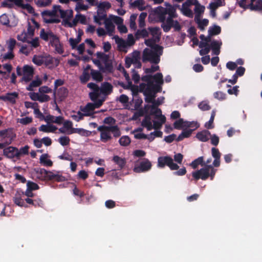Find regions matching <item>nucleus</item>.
I'll return each instance as SVG.
<instances>
[{
    "label": "nucleus",
    "instance_id": "f257e3e1",
    "mask_svg": "<svg viewBox=\"0 0 262 262\" xmlns=\"http://www.w3.org/2000/svg\"><path fill=\"white\" fill-rule=\"evenodd\" d=\"M103 123L109 125H102L97 127L100 132V140L103 143L111 141L113 138H117L121 133L119 126L115 125L116 120L111 116L107 117L103 120Z\"/></svg>",
    "mask_w": 262,
    "mask_h": 262
},
{
    "label": "nucleus",
    "instance_id": "f03ea898",
    "mask_svg": "<svg viewBox=\"0 0 262 262\" xmlns=\"http://www.w3.org/2000/svg\"><path fill=\"white\" fill-rule=\"evenodd\" d=\"M217 170L211 165H206L203 168L192 172L194 179L198 181L200 179L203 180H207L209 177L213 180Z\"/></svg>",
    "mask_w": 262,
    "mask_h": 262
},
{
    "label": "nucleus",
    "instance_id": "7ed1b4c3",
    "mask_svg": "<svg viewBox=\"0 0 262 262\" xmlns=\"http://www.w3.org/2000/svg\"><path fill=\"white\" fill-rule=\"evenodd\" d=\"M162 55L154 50L145 48L143 51L142 60L143 62H150L151 63L158 64L160 61V56Z\"/></svg>",
    "mask_w": 262,
    "mask_h": 262
},
{
    "label": "nucleus",
    "instance_id": "20e7f679",
    "mask_svg": "<svg viewBox=\"0 0 262 262\" xmlns=\"http://www.w3.org/2000/svg\"><path fill=\"white\" fill-rule=\"evenodd\" d=\"M105 100V97H102L94 103H88L85 106H80V110L83 112L84 116H90L94 114L95 108H99Z\"/></svg>",
    "mask_w": 262,
    "mask_h": 262
},
{
    "label": "nucleus",
    "instance_id": "39448f33",
    "mask_svg": "<svg viewBox=\"0 0 262 262\" xmlns=\"http://www.w3.org/2000/svg\"><path fill=\"white\" fill-rule=\"evenodd\" d=\"M37 173L42 177L43 180H54L57 182H64L67 180L64 176L57 173H54L51 171H48L44 168H40Z\"/></svg>",
    "mask_w": 262,
    "mask_h": 262
},
{
    "label": "nucleus",
    "instance_id": "423d86ee",
    "mask_svg": "<svg viewBox=\"0 0 262 262\" xmlns=\"http://www.w3.org/2000/svg\"><path fill=\"white\" fill-rule=\"evenodd\" d=\"M167 166L172 170H178L179 168V165L173 162V160L170 156H161L158 159V166L160 168H164Z\"/></svg>",
    "mask_w": 262,
    "mask_h": 262
},
{
    "label": "nucleus",
    "instance_id": "0eeeda50",
    "mask_svg": "<svg viewBox=\"0 0 262 262\" xmlns=\"http://www.w3.org/2000/svg\"><path fill=\"white\" fill-rule=\"evenodd\" d=\"M139 91L143 93L157 94L161 92L162 86L159 84H154V82L148 84L142 83L139 85Z\"/></svg>",
    "mask_w": 262,
    "mask_h": 262
},
{
    "label": "nucleus",
    "instance_id": "6e6552de",
    "mask_svg": "<svg viewBox=\"0 0 262 262\" xmlns=\"http://www.w3.org/2000/svg\"><path fill=\"white\" fill-rule=\"evenodd\" d=\"M87 86L92 90V92H90L89 94L90 99L92 101L99 100L100 99H98V98L100 97V94H102L101 92V88H100L97 84L93 82L89 83Z\"/></svg>",
    "mask_w": 262,
    "mask_h": 262
},
{
    "label": "nucleus",
    "instance_id": "1a4fd4ad",
    "mask_svg": "<svg viewBox=\"0 0 262 262\" xmlns=\"http://www.w3.org/2000/svg\"><path fill=\"white\" fill-rule=\"evenodd\" d=\"M0 137H2L3 139L8 138L9 139V142L0 143V149H2L5 147L6 145L10 144L15 138L16 135L11 130L5 129L0 131Z\"/></svg>",
    "mask_w": 262,
    "mask_h": 262
},
{
    "label": "nucleus",
    "instance_id": "9d476101",
    "mask_svg": "<svg viewBox=\"0 0 262 262\" xmlns=\"http://www.w3.org/2000/svg\"><path fill=\"white\" fill-rule=\"evenodd\" d=\"M151 163L147 159H144L138 166L134 168V171L136 173L146 172L149 170L151 168Z\"/></svg>",
    "mask_w": 262,
    "mask_h": 262
},
{
    "label": "nucleus",
    "instance_id": "9b49d317",
    "mask_svg": "<svg viewBox=\"0 0 262 262\" xmlns=\"http://www.w3.org/2000/svg\"><path fill=\"white\" fill-rule=\"evenodd\" d=\"M3 149V155L7 158L12 159L18 158V149L13 146L4 147Z\"/></svg>",
    "mask_w": 262,
    "mask_h": 262
},
{
    "label": "nucleus",
    "instance_id": "f8f14e48",
    "mask_svg": "<svg viewBox=\"0 0 262 262\" xmlns=\"http://www.w3.org/2000/svg\"><path fill=\"white\" fill-rule=\"evenodd\" d=\"M23 76L21 78L22 81L26 82L30 81L33 78L34 71L32 66L25 65L23 68Z\"/></svg>",
    "mask_w": 262,
    "mask_h": 262
},
{
    "label": "nucleus",
    "instance_id": "ddd939ff",
    "mask_svg": "<svg viewBox=\"0 0 262 262\" xmlns=\"http://www.w3.org/2000/svg\"><path fill=\"white\" fill-rule=\"evenodd\" d=\"M53 8L56 9V13L59 12L61 18L65 19H69L73 17V12L72 10H63L61 9L60 5H54Z\"/></svg>",
    "mask_w": 262,
    "mask_h": 262
},
{
    "label": "nucleus",
    "instance_id": "4468645a",
    "mask_svg": "<svg viewBox=\"0 0 262 262\" xmlns=\"http://www.w3.org/2000/svg\"><path fill=\"white\" fill-rule=\"evenodd\" d=\"M145 45L151 48V49L158 52L160 54H163V47L156 44L155 40L153 39H148L145 41Z\"/></svg>",
    "mask_w": 262,
    "mask_h": 262
},
{
    "label": "nucleus",
    "instance_id": "2eb2a0df",
    "mask_svg": "<svg viewBox=\"0 0 262 262\" xmlns=\"http://www.w3.org/2000/svg\"><path fill=\"white\" fill-rule=\"evenodd\" d=\"M108 19L105 11H102L101 10H97V15L94 16V21L99 25L102 24L101 20H104V21L106 19Z\"/></svg>",
    "mask_w": 262,
    "mask_h": 262
},
{
    "label": "nucleus",
    "instance_id": "dca6fc26",
    "mask_svg": "<svg viewBox=\"0 0 262 262\" xmlns=\"http://www.w3.org/2000/svg\"><path fill=\"white\" fill-rule=\"evenodd\" d=\"M211 154L212 157L214 158L213 162V166L218 167L220 165V158L221 154L220 153L219 149L212 147L211 148Z\"/></svg>",
    "mask_w": 262,
    "mask_h": 262
},
{
    "label": "nucleus",
    "instance_id": "f3484780",
    "mask_svg": "<svg viewBox=\"0 0 262 262\" xmlns=\"http://www.w3.org/2000/svg\"><path fill=\"white\" fill-rule=\"evenodd\" d=\"M113 87L112 85L108 82H104L102 83L101 86V92L104 96L111 94L113 92Z\"/></svg>",
    "mask_w": 262,
    "mask_h": 262
},
{
    "label": "nucleus",
    "instance_id": "a211bd4d",
    "mask_svg": "<svg viewBox=\"0 0 262 262\" xmlns=\"http://www.w3.org/2000/svg\"><path fill=\"white\" fill-rule=\"evenodd\" d=\"M18 94L16 92L8 93L5 96H2V100L6 101H8L12 104H15L16 102V99L18 97Z\"/></svg>",
    "mask_w": 262,
    "mask_h": 262
},
{
    "label": "nucleus",
    "instance_id": "6ab92c4d",
    "mask_svg": "<svg viewBox=\"0 0 262 262\" xmlns=\"http://www.w3.org/2000/svg\"><path fill=\"white\" fill-rule=\"evenodd\" d=\"M222 45V41L213 40L210 45V49L212 50L213 53L215 55H218L220 53V48Z\"/></svg>",
    "mask_w": 262,
    "mask_h": 262
},
{
    "label": "nucleus",
    "instance_id": "aec40b11",
    "mask_svg": "<svg viewBox=\"0 0 262 262\" xmlns=\"http://www.w3.org/2000/svg\"><path fill=\"white\" fill-rule=\"evenodd\" d=\"M211 136L210 132L208 130H204L197 133L196 137L202 142H206Z\"/></svg>",
    "mask_w": 262,
    "mask_h": 262
},
{
    "label": "nucleus",
    "instance_id": "412c9836",
    "mask_svg": "<svg viewBox=\"0 0 262 262\" xmlns=\"http://www.w3.org/2000/svg\"><path fill=\"white\" fill-rule=\"evenodd\" d=\"M132 92L134 96L133 101H135L134 107L135 108V109H137L141 106L142 103H143V101L141 98H139L138 97V88H136V90L133 89Z\"/></svg>",
    "mask_w": 262,
    "mask_h": 262
},
{
    "label": "nucleus",
    "instance_id": "4be33fe9",
    "mask_svg": "<svg viewBox=\"0 0 262 262\" xmlns=\"http://www.w3.org/2000/svg\"><path fill=\"white\" fill-rule=\"evenodd\" d=\"M112 161L118 165L119 169H123L126 163L125 158H122L118 156H114L113 158Z\"/></svg>",
    "mask_w": 262,
    "mask_h": 262
},
{
    "label": "nucleus",
    "instance_id": "5701e85b",
    "mask_svg": "<svg viewBox=\"0 0 262 262\" xmlns=\"http://www.w3.org/2000/svg\"><path fill=\"white\" fill-rule=\"evenodd\" d=\"M151 115H146L144 119L142 120L141 122V125L147 128V130H151L152 129L151 127V123L152 122L151 121Z\"/></svg>",
    "mask_w": 262,
    "mask_h": 262
},
{
    "label": "nucleus",
    "instance_id": "b1692460",
    "mask_svg": "<svg viewBox=\"0 0 262 262\" xmlns=\"http://www.w3.org/2000/svg\"><path fill=\"white\" fill-rule=\"evenodd\" d=\"M69 134H78L82 136L88 137L91 135V132L81 128H72Z\"/></svg>",
    "mask_w": 262,
    "mask_h": 262
},
{
    "label": "nucleus",
    "instance_id": "393cba45",
    "mask_svg": "<svg viewBox=\"0 0 262 262\" xmlns=\"http://www.w3.org/2000/svg\"><path fill=\"white\" fill-rule=\"evenodd\" d=\"M158 119L160 120L159 121H154L153 124L151 123L152 129L154 128L156 130L160 129L162 124L166 122V117L164 116H160V118Z\"/></svg>",
    "mask_w": 262,
    "mask_h": 262
},
{
    "label": "nucleus",
    "instance_id": "a878e982",
    "mask_svg": "<svg viewBox=\"0 0 262 262\" xmlns=\"http://www.w3.org/2000/svg\"><path fill=\"white\" fill-rule=\"evenodd\" d=\"M48 157L49 155L47 154L41 155L39 158L40 163L45 166H52L53 165V162L51 160L48 159Z\"/></svg>",
    "mask_w": 262,
    "mask_h": 262
},
{
    "label": "nucleus",
    "instance_id": "bb28decb",
    "mask_svg": "<svg viewBox=\"0 0 262 262\" xmlns=\"http://www.w3.org/2000/svg\"><path fill=\"white\" fill-rule=\"evenodd\" d=\"M104 24L105 25V29L109 35H111L115 31V25L112 23V20L110 19H106L105 21H104Z\"/></svg>",
    "mask_w": 262,
    "mask_h": 262
},
{
    "label": "nucleus",
    "instance_id": "cd10ccee",
    "mask_svg": "<svg viewBox=\"0 0 262 262\" xmlns=\"http://www.w3.org/2000/svg\"><path fill=\"white\" fill-rule=\"evenodd\" d=\"M199 165H201L202 166H205V165H206L205 162L204 161V158L203 156L200 157L195 159L190 164V165L193 169L196 168Z\"/></svg>",
    "mask_w": 262,
    "mask_h": 262
},
{
    "label": "nucleus",
    "instance_id": "c85d7f7f",
    "mask_svg": "<svg viewBox=\"0 0 262 262\" xmlns=\"http://www.w3.org/2000/svg\"><path fill=\"white\" fill-rule=\"evenodd\" d=\"M161 6L157 7L155 10V13L158 15L160 22L164 23L166 20V13L163 10H161Z\"/></svg>",
    "mask_w": 262,
    "mask_h": 262
},
{
    "label": "nucleus",
    "instance_id": "c756f323",
    "mask_svg": "<svg viewBox=\"0 0 262 262\" xmlns=\"http://www.w3.org/2000/svg\"><path fill=\"white\" fill-rule=\"evenodd\" d=\"M193 129H184L176 139L177 141H181L185 138H188L191 135Z\"/></svg>",
    "mask_w": 262,
    "mask_h": 262
},
{
    "label": "nucleus",
    "instance_id": "7c9ffc66",
    "mask_svg": "<svg viewBox=\"0 0 262 262\" xmlns=\"http://www.w3.org/2000/svg\"><path fill=\"white\" fill-rule=\"evenodd\" d=\"M91 75L93 80L98 82H101L103 80V76L99 71L91 69Z\"/></svg>",
    "mask_w": 262,
    "mask_h": 262
},
{
    "label": "nucleus",
    "instance_id": "2f4dec72",
    "mask_svg": "<svg viewBox=\"0 0 262 262\" xmlns=\"http://www.w3.org/2000/svg\"><path fill=\"white\" fill-rule=\"evenodd\" d=\"M148 31L145 29H143L141 30H138L136 32L135 36L137 39H139L140 38H145L148 36Z\"/></svg>",
    "mask_w": 262,
    "mask_h": 262
},
{
    "label": "nucleus",
    "instance_id": "473e14b6",
    "mask_svg": "<svg viewBox=\"0 0 262 262\" xmlns=\"http://www.w3.org/2000/svg\"><path fill=\"white\" fill-rule=\"evenodd\" d=\"M42 84V81L40 79L37 78L33 80L30 84L27 87V90L29 91H33V88L39 86Z\"/></svg>",
    "mask_w": 262,
    "mask_h": 262
},
{
    "label": "nucleus",
    "instance_id": "72a5a7b5",
    "mask_svg": "<svg viewBox=\"0 0 262 262\" xmlns=\"http://www.w3.org/2000/svg\"><path fill=\"white\" fill-rule=\"evenodd\" d=\"M103 62L104 64V67L103 68V70L102 71L103 72H112L113 69V66L112 61L110 59L109 56L106 60V61H103Z\"/></svg>",
    "mask_w": 262,
    "mask_h": 262
},
{
    "label": "nucleus",
    "instance_id": "f704fd0d",
    "mask_svg": "<svg viewBox=\"0 0 262 262\" xmlns=\"http://www.w3.org/2000/svg\"><path fill=\"white\" fill-rule=\"evenodd\" d=\"M221 32V28L217 25H214L213 27H210L208 30V34L210 36L216 35Z\"/></svg>",
    "mask_w": 262,
    "mask_h": 262
},
{
    "label": "nucleus",
    "instance_id": "c9c22d12",
    "mask_svg": "<svg viewBox=\"0 0 262 262\" xmlns=\"http://www.w3.org/2000/svg\"><path fill=\"white\" fill-rule=\"evenodd\" d=\"M250 8L252 10H262V0H257L256 1L255 4L254 5L253 3H250L248 5Z\"/></svg>",
    "mask_w": 262,
    "mask_h": 262
},
{
    "label": "nucleus",
    "instance_id": "e433bc0d",
    "mask_svg": "<svg viewBox=\"0 0 262 262\" xmlns=\"http://www.w3.org/2000/svg\"><path fill=\"white\" fill-rule=\"evenodd\" d=\"M148 30L150 33L151 35L156 38L159 39L160 32V29L158 27H148Z\"/></svg>",
    "mask_w": 262,
    "mask_h": 262
},
{
    "label": "nucleus",
    "instance_id": "4c0bfd02",
    "mask_svg": "<svg viewBox=\"0 0 262 262\" xmlns=\"http://www.w3.org/2000/svg\"><path fill=\"white\" fill-rule=\"evenodd\" d=\"M91 73L89 72L83 71L82 75L80 76L79 79L81 83H86L90 79Z\"/></svg>",
    "mask_w": 262,
    "mask_h": 262
},
{
    "label": "nucleus",
    "instance_id": "58836bf2",
    "mask_svg": "<svg viewBox=\"0 0 262 262\" xmlns=\"http://www.w3.org/2000/svg\"><path fill=\"white\" fill-rule=\"evenodd\" d=\"M215 116V111H212L211 112V116L208 122H206L205 124V127L207 129H212L214 127L213 123L214 121V117Z\"/></svg>",
    "mask_w": 262,
    "mask_h": 262
},
{
    "label": "nucleus",
    "instance_id": "ea45409f",
    "mask_svg": "<svg viewBox=\"0 0 262 262\" xmlns=\"http://www.w3.org/2000/svg\"><path fill=\"white\" fill-rule=\"evenodd\" d=\"M152 79H154L156 83L155 84H159L161 86V85L163 84L164 82L163 79V75L161 73H157L152 76Z\"/></svg>",
    "mask_w": 262,
    "mask_h": 262
},
{
    "label": "nucleus",
    "instance_id": "a19ab883",
    "mask_svg": "<svg viewBox=\"0 0 262 262\" xmlns=\"http://www.w3.org/2000/svg\"><path fill=\"white\" fill-rule=\"evenodd\" d=\"M68 93H69V91L65 87L60 88L58 89V92H57L58 95L59 96V97L61 99L66 98L68 96Z\"/></svg>",
    "mask_w": 262,
    "mask_h": 262
},
{
    "label": "nucleus",
    "instance_id": "79ce46f5",
    "mask_svg": "<svg viewBox=\"0 0 262 262\" xmlns=\"http://www.w3.org/2000/svg\"><path fill=\"white\" fill-rule=\"evenodd\" d=\"M144 95L145 96V101L147 103H154V101H155V98L156 97L157 94L154 93H143Z\"/></svg>",
    "mask_w": 262,
    "mask_h": 262
},
{
    "label": "nucleus",
    "instance_id": "37998d69",
    "mask_svg": "<svg viewBox=\"0 0 262 262\" xmlns=\"http://www.w3.org/2000/svg\"><path fill=\"white\" fill-rule=\"evenodd\" d=\"M161 10H164L168 16H177L175 9L173 6H170V8H164L161 7Z\"/></svg>",
    "mask_w": 262,
    "mask_h": 262
},
{
    "label": "nucleus",
    "instance_id": "c03bdc74",
    "mask_svg": "<svg viewBox=\"0 0 262 262\" xmlns=\"http://www.w3.org/2000/svg\"><path fill=\"white\" fill-rule=\"evenodd\" d=\"M146 12H142L139 17V27L143 28L145 26V19L147 16Z\"/></svg>",
    "mask_w": 262,
    "mask_h": 262
},
{
    "label": "nucleus",
    "instance_id": "a18cd8bd",
    "mask_svg": "<svg viewBox=\"0 0 262 262\" xmlns=\"http://www.w3.org/2000/svg\"><path fill=\"white\" fill-rule=\"evenodd\" d=\"M119 142L121 145L126 146L130 144V139L128 136H123L119 139Z\"/></svg>",
    "mask_w": 262,
    "mask_h": 262
},
{
    "label": "nucleus",
    "instance_id": "49530a36",
    "mask_svg": "<svg viewBox=\"0 0 262 262\" xmlns=\"http://www.w3.org/2000/svg\"><path fill=\"white\" fill-rule=\"evenodd\" d=\"M32 61L37 66H40L43 63L44 60L42 56L35 55L33 57Z\"/></svg>",
    "mask_w": 262,
    "mask_h": 262
},
{
    "label": "nucleus",
    "instance_id": "de8ad7c7",
    "mask_svg": "<svg viewBox=\"0 0 262 262\" xmlns=\"http://www.w3.org/2000/svg\"><path fill=\"white\" fill-rule=\"evenodd\" d=\"M7 44L8 51L11 52H13V50L16 45L18 46H20V44L17 43L16 41L14 38L10 39L8 42H7Z\"/></svg>",
    "mask_w": 262,
    "mask_h": 262
},
{
    "label": "nucleus",
    "instance_id": "09e8293b",
    "mask_svg": "<svg viewBox=\"0 0 262 262\" xmlns=\"http://www.w3.org/2000/svg\"><path fill=\"white\" fill-rule=\"evenodd\" d=\"M52 33L51 31L46 32L44 29H42L40 33V38L45 41H48L51 35V33Z\"/></svg>",
    "mask_w": 262,
    "mask_h": 262
},
{
    "label": "nucleus",
    "instance_id": "8fccbe9b",
    "mask_svg": "<svg viewBox=\"0 0 262 262\" xmlns=\"http://www.w3.org/2000/svg\"><path fill=\"white\" fill-rule=\"evenodd\" d=\"M38 7H43L49 6L52 3L51 0H37L36 2Z\"/></svg>",
    "mask_w": 262,
    "mask_h": 262
},
{
    "label": "nucleus",
    "instance_id": "3c124183",
    "mask_svg": "<svg viewBox=\"0 0 262 262\" xmlns=\"http://www.w3.org/2000/svg\"><path fill=\"white\" fill-rule=\"evenodd\" d=\"M227 88H230L228 90L227 92L230 95H235V96H237L238 94V92H239V90H238V88L239 86H237V85H236L235 86H233L232 88L231 87V86L230 85H229V84H227Z\"/></svg>",
    "mask_w": 262,
    "mask_h": 262
},
{
    "label": "nucleus",
    "instance_id": "603ef678",
    "mask_svg": "<svg viewBox=\"0 0 262 262\" xmlns=\"http://www.w3.org/2000/svg\"><path fill=\"white\" fill-rule=\"evenodd\" d=\"M0 23L7 26L9 25L10 21L7 14H3L0 16Z\"/></svg>",
    "mask_w": 262,
    "mask_h": 262
},
{
    "label": "nucleus",
    "instance_id": "864d4df0",
    "mask_svg": "<svg viewBox=\"0 0 262 262\" xmlns=\"http://www.w3.org/2000/svg\"><path fill=\"white\" fill-rule=\"evenodd\" d=\"M143 5V0H136L132 4L133 7H137L140 11L145 9V7L142 6Z\"/></svg>",
    "mask_w": 262,
    "mask_h": 262
},
{
    "label": "nucleus",
    "instance_id": "5fc2aeb1",
    "mask_svg": "<svg viewBox=\"0 0 262 262\" xmlns=\"http://www.w3.org/2000/svg\"><path fill=\"white\" fill-rule=\"evenodd\" d=\"M58 142L62 146L69 145L70 139L67 136H62L58 139Z\"/></svg>",
    "mask_w": 262,
    "mask_h": 262
},
{
    "label": "nucleus",
    "instance_id": "6e6d98bb",
    "mask_svg": "<svg viewBox=\"0 0 262 262\" xmlns=\"http://www.w3.org/2000/svg\"><path fill=\"white\" fill-rule=\"evenodd\" d=\"M29 146L28 145H26L24 147H21L19 149H18V159H19L20 157L23 155H28L29 154Z\"/></svg>",
    "mask_w": 262,
    "mask_h": 262
},
{
    "label": "nucleus",
    "instance_id": "4d7b16f0",
    "mask_svg": "<svg viewBox=\"0 0 262 262\" xmlns=\"http://www.w3.org/2000/svg\"><path fill=\"white\" fill-rule=\"evenodd\" d=\"M27 189L31 191L38 190L39 188L38 184L30 181L27 182Z\"/></svg>",
    "mask_w": 262,
    "mask_h": 262
},
{
    "label": "nucleus",
    "instance_id": "13d9d810",
    "mask_svg": "<svg viewBox=\"0 0 262 262\" xmlns=\"http://www.w3.org/2000/svg\"><path fill=\"white\" fill-rule=\"evenodd\" d=\"M111 7V5L109 2H103L100 3L98 5V10H101L102 11H105V9H108Z\"/></svg>",
    "mask_w": 262,
    "mask_h": 262
},
{
    "label": "nucleus",
    "instance_id": "bf43d9fd",
    "mask_svg": "<svg viewBox=\"0 0 262 262\" xmlns=\"http://www.w3.org/2000/svg\"><path fill=\"white\" fill-rule=\"evenodd\" d=\"M50 34L51 35L49 38L50 40V44L53 47V46H54V45H56L60 42L59 39L53 32L51 33Z\"/></svg>",
    "mask_w": 262,
    "mask_h": 262
},
{
    "label": "nucleus",
    "instance_id": "052dcab7",
    "mask_svg": "<svg viewBox=\"0 0 262 262\" xmlns=\"http://www.w3.org/2000/svg\"><path fill=\"white\" fill-rule=\"evenodd\" d=\"M199 108L202 111H205L209 110L211 108L209 103L206 101H202L198 105Z\"/></svg>",
    "mask_w": 262,
    "mask_h": 262
},
{
    "label": "nucleus",
    "instance_id": "680f3d73",
    "mask_svg": "<svg viewBox=\"0 0 262 262\" xmlns=\"http://www.w3.org/2000/svg\"><path fill=\"white\" fill-rule=\"evenodd\" d=\"M184 123V119L182 118H179L178 120L176 121L173 123V127L174 128L177 129H181L183 128Z\"/></svg>",
    "mask_w": 262,
    "mask_h": 262
},
{
    "label": "nucleus",
    "instance_id": "e2e57ef3",
    "mask_svg": "<svg viewBox=\"0 0 262 262\" xmlns=\"http://www.w3.org/2000/svg\"><path fill=\"white\" fill-rule=\"evenodd\" d=\"M84 115L83 113L80 111H78L77 114H74L71 115V118L75 121L79 122V121L83 119Z\"/></svg>",
    "mask_w": 262,
    "mask_h": 262
},
{
    "label": "nucleus",
    "instance_id": "0e129e2a",
    "mask_svg": "<svg viewBox=\"0 0 262 262\" xmlns=\"http://www.w3.org/2000/svg\"><path fill=\"white\" fill-rule=\"evenodd\" d=\"M209 21L207 19H203V20H200L198 23H197L198 25V28L201 30H204L205 27L207 26L208 25Z\"/></svg>",
    "mask_w": 262,
    "mask_h": 262
},
{
    "label": "nucleus",
    "instance_id": "69168bd1",
    "mask_svg": "<svg viewBox=\"0 0 262 262\" xmlns=\"http://www.w3.org/2000/svg\"><path fill=\"white\" fill-rule=\"evenodd\" d=\"M205 10V7L201 6L199 3L195 5L194 12L199 14H202L204 13Z\"/></svg>",
    "mask_w": 262,
    "mask_h": 262
},
{
    "label": "nucleus",
    "instance_id": "338daca9",
    "mask_svg": "<svg viewBox=\"0 0 262 262\" xmlns=\"http://www.w3.org/2000/svg\"><path fill=\"white\" fill-rule=\"evenodd\" d=\"M18 122L23 125H27L32 122V118L30 117H26L25 118L19 119Z\"/></svg>",
    "mask_w": 262,
    "mask_h": 262
},
{
    "label": "nucleus",
    "instance_id": "774afa93",
    "mask_svg": "<svg viewBox=\"0 0 262 262\" xmlns=\"http://www.w3.org/2000/svg\"><path fill=\"white\" fill-rule=\"evenodd\" d=\"M13 201L15 204L19 206H25L24 200L22 199L20 196H15V197H14Z\"/></svg>",
    "mask_w": 262,
    "mask_h": 262
}]
</instances>
